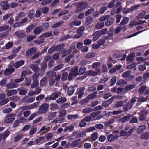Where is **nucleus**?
<instances>
[{"instance_id": "1", "label": "nucleus", "mask_w": 149, "mask_h": 149, "mask_svg": "<svg viewBox=\"0 0 149 149\" xmlns=\"http://www.w3.org/2000/svg\"><path fill=\"white\" fill-rule=\"evenodd\" d=\"M79 67L77 66L72 68L70 70V72L68 76V79L69 80H72L74 77L78 75L79 74L78 69Z\"/></svg>"}, {"instance_id": "2", "label": "nucleus", "mask_w": 149, "mask_h": 149, "mask_svg": "<svg viewBox=\"0 0 149 149\" xmlns=\"http://www.w3.org/2000/svg\"><path fill=\"white\" fill-rule=\"evenodd\" d=\"M49 105L47 103H43L39 107L38 113L41 114H44L48 111Z\"/></svg>"}, {"instance_id": "3", "label": "nucleus", "mask_w": 149, "mask_h": 149, "mask_svg": "<svg viewBox=\"0 0 149 149\" xmlns=\"http://www.w3.org/2000/svg\"><path fill=\"white\" fill-rule=\"evenodd\" d=\"M88 4L86 3H82L77 4V9L76 10V12H80L87 8Z\"/></svg>"}, {"instance_id": "4", "label": "nucleus", "mask_w": 149, "mask_h": 149, "mask_svg": "<svg viewBox=\"0 0 149 149\" xmlns=\"http://www.w3.org/2000/svg\"><path fill=\"white\" fill-rule=\"evenodd\" d=\"M35 99V97H30L28 96H25L22 99L21 102L23 103H31L34 101Z\"/></svg>"}, {"instance_id": "5", "label": "nucleus", "mask_w": 149, "mask_h": 149, "mask_svg": "<svg viewBox=\"0 0 149 149\" xmlns=\"http://www.w3.org/2000/svg\"><path fill=\"white\" fill-rule=\"evenodd\" d=\"M131 72L127 71L123 73L122 77L124 78H127L129 79H131L134 78V76L130 75Z\"/></svg>"}, {"instance_id": "6", "label": "nucleus", "mask_w": 149, "mask_h": 149, "mask_svg": "<svg viewBox=\"0 0 149 149\" xmlns=\"http://www.w3.org/2000/svg\"><path fill=\"white\" fill-rule=\"evenodd\" d=\"M97 92H94L89 95L84 100V102L86 103L89 100L93 99L97 97Z\"/></svg>"}, {"instance_id": "7", "label": "nucleus", "mask_w": 149, "mask_h": 149, "mask_svg": "<svg viewBox=\"0 0 149 149\" xmlns=\"http://www.w3.org/2000/svg\"><path fill=\"white\" fill-rule=\"evenodd\" d=\"M118 138L117 135L114 136V135L111 134L109 135L107 137V139L109 142H111L117 140Z\"/></svg>"}, {"instance_id": "8", "label": "nucleus", "mask_w": 149, "mask_h": 149, "mask_svg": "<svg viewBox=\"0 0 149 149\" xmlns=\"http://www.w3.org/2000/svg\"><path fill=\"white\" fill-rule=\"evenodd\" d=\"M6 86L7 88L10 89L17 88L18 86V84L15 83L14 81L8 84Z\"/></svg>"}, {"instance_id": "9", "label": "nucleus", "mask_w": 149, "mask_h": 149, "mask_svg": "<svg viewBox=\"0 0 149 149\" xmlns=\"http://www.w3.org/2000/svg\"><path fill=\"white\" fill-rule=\"evenodd\" d=\"M133 105L130 102H128L124 104L123 110L124 111H127L129 109L132 108Z\"/></svg>"}, {"instance_id": "10", "label": "nucleus", "mask_w": 149, "mask_h": 149, "mask_svg": "<svg viewBox=\"0 0 149 149\" xmlns=\"http://www.w3.org/2000/svg\"><path fill=\"white\" fill-rule=\"evenodd\" d=\"M146 128L145 125H143L139 126L136 130L137 132L139 134H141Z\"/></svg>"}, {"instance_id": "11", "label": "nucleus", "mask_w": 149, "mask_h": 149, "mask_svg": "<svg viewBox=\"0 0 149 149\" xmlns=\"http://www.w3.org/2000/svg\"><path fill=\"white\" fill-rule=\"evenodd\" d=\"M114 99L112 97L107 101H104L102 104V105L105 107L108 106L113 101Z\"/></svg>"}, {"instance_id": "12", "label": "nucleus", "mask_w": 149, "mask_h": 149, "mask_svg": "<svg viewBox=\"0 0 149 149\" xmlns=\"http://www.w3.org/2000/svg\"><path fill=\"white\" fill-rule=\"evenodd\" d=\"M0 6L4 10H7L9 9V7L8 4L5 1L1 2Z\"/></svg>"}, {"instance_id": "13", "label": "nucleus", "mask_w": 149, "mask_h": 149, "mask_svg": "<svg viewBox=\"0 0 149 149\" xmlns=\"http://www.w3.org/2000/svg\"><path fill=\"white\" fill-rule=\"evenodd\" d=\"M81 141L79 139H77L74 140L71 144V146L72 148L77 147L81 143Z\"/></svg>"}, {"instance_id": "14", "label": "nucleus", "mask_w": 149, "mask_h": 149, "mask_svg": "<svg viewBox=\"0 0 149 149\" xmlns=\"http://www.w3.org/2000/svg\"><path fill=\"white\" fill-rule=\"evenodd\" d=\"M17 90L19 91V94L21 95H24L27 93L28 90L26 88H18Z\"/></svg>"}, {"instance_id": "15", "label": "nucleus", "mask_w": 149, "mask_h": 149, "mask_svg": "<svg viewBox=\"0 0 149 149\" xmlns=\"http://www.w3.org/2000/svg\"><path fill=\"white\" fill-rule=\"evenodd\" d=\"M36 50L37 49L36 48H31L26 52V54L29 56H31L32 54L35 53Z\"/></svg>"}, {"instance_id": "16", "label": "nucleus", "mask_w": 149, "mask_h": 149, "mask_svg": "<svg viewBox=\"0 0 149 149\" xmlns=\"http://www.w3.org/2000/svg\"><path fill=\"white\" fill-rule=\"evenodd\" d=\"M17 93V90L15 89H13L8 91L6 95L8 97H9L16 95Z\"/></svg>"}, {"instance_id": "17", "label": "nucleus", "mask_w": 149, "mask_h": 149, "mask_svg": "<svg viewBox=\"0 0 149 149\" xmlns=\"http://www.w3.org/2000/svg\"><path fill=\"white\" fill-rule=\"evenodd\" d=\"M29 67L34 72H38L39 70V68L38 66L36 64H31L29 65Z\"/></svg>"}, {"instance_id": "18", "label": "nucleus", "mask_w": 149, "mask_h": 149, "mask_svg": "<svg viewBox=\"0 0 149 149\" xmlns=\"http://www.w3.org/2000/svg\"><path fill=\"white\" fill-rule=\"evenodd\" d=\"M60 94V93L56 92L54 93L50 96V98L51 100H55L57 98L58 96Z\"/></svg>"}, {"instance_id": "19", "label": "nucleus", "mask_w": 149, "mask_h": 149, "mask_svg": "<svg viewBox=\"0 0 149 149\" xmlns=\"http://www.w3.org/2000/svg\"><path fill=\"white\" fill-rule=\"evenodd\" d=\"M14 33L18 38H23L25 36V34L21 32V31L16 32Z\"/></svg>"}, {"instance_id": "20", "label": "nucleus", "mask_w": 149, "mask_h": 149, "mask_svg": "<svg viewBox=\"0 0 149 149\" xmlns=\"http://www.w3.org/2000/svg\"><path fill=\"white\" fill-rule=\"evenodd\" d=\"M86 75L90 76H96L98 74L97 72L91 70L86 71Z\"/></svg>"}, {"instance_id": "21", "label": "nucleus", "mask_w": 149, "mask_h": 149, "mask_svg": "<svg viewBox=\"0 0 149 149\" xmlns=\"http://www.w3.org/2000/svg\"><path fill=\"white\" fill-rule=\"evenodd\" d=\"M11 30V28L9 27L8 25H5L0 26V32L6 30H7L8 31H10Z\"/></svg>"}, {"instance_id": "22", "label": "nucleus", "mask_w": 149, "mask_h": 149, "mask_svg": "<svg viewBox=\"0 0 149 149\" xmlns=\"http://www.w3.org/2000/svg\"><path fill=\"white\" fill-rule=\"evenodd\" d=\"M15 71V69L13 68H8L6 69L4 73L6 75H8Z\"/></svg>"}, {"instance_id": "23", "label": "nucleus", "mask_w": 149, "mask_h": 149, "mask_svg": "<svg viewBox=\"0 0 149 149\" xmlns=\"http://www.w3.org/2000/svg\"><path fill=\"white\" fill-rule=\"evenodd\" d=\"M140 138L141 139H148L149 138V132H144L141 135Z\"/></svg>"}, {"instance_id": "24", "label": "nucleus", "mask_w": 149, "mask_h": 149, "mask_svg": "<svg viewBox=\"0 0 149 149\" xmlns=\"http://www.w3.org/2000/svg\"><path fill=\"white\" fill-rule=\"evenodd\" d=\"M114 22V19L113 18H109L106 22L105 24L107 26H110Z\"/></svg>"}, {"instance_id": "25", "label": "nucleus", "mask_w": 149, "mask_h": 149, "mask_svg": "<svg viewBox=\"0 0 149 149\" xmlns=\"http://www.w3.org/2000/svg\"><path fill=\"white\" fill-rule=\"evenodd\" d=\"M52 36V34L51 32L45 33L40 35L39 38H41L47 37H50Z\"/></svg>"}, {"instance_id": "26", "label": "nucleus", "mask_w": 149, "mask_h": 149, "mask_svg": "<svg viewBox=\"0 0 149 149\" xmlns=\"http://www.w3.org/2000/svg\"><path fill=\"white\" fill-rule=\"evenodd\" d=\"M26 14L25 13L22 12L19 13L18 14L17 16L15 18V20L16 21H19L22 17H25Z\"/></svg>"}, {"instance_id": "27", "label": "nucleus", "mask_w": 149, "mask_h": 149, "mask_svg": "<svg viewBox=\"0 0 149 149\" xmlns=\"http://www.w3.org/2000/svg\"><path fill=\"white\" fill-rule=\"evenodd\" d=\"M133 115L131 114H129L126 116L122 117V123H125L128 121L131 117H132Z\"/></svg>"}, {"instance_id": "28", "label": "nucleus", "mask_w": 149, "mask_h": 149, "mask_svg": "<svg viewBox=\"0 0 149 149\" xmlns=\"http://www.w3.org/2000/svg\"><path fill=\"white\" fill-rule=\"evenodd\" d=\"M135 85L134 84L128 85L125 87L124 89L126 91H129L135 88Z\"/></svg>"}, {"instance_id": "29", "label": "nucleus", "mask_w": 149, "mask_h": 149, "mask_svg": "<svg viewBox=\"0 0 149 149\" xmlns=\"http://www.w3.org/2000/svg\"><path fill=\"white\" fill-rule=\"evenodd\" d=\"M41 27H38L36 28L34 30V33L36 35L39 34L42 31Z\"/></svg>"}, {"instance_id": "30", "label": "nucleus", "mask_w": 149, "mask_h": 149, "mask_svg": "<svg viewBox=\"0 0 149 149\" xmlns=\"http://www.w3.org/2000/svg\"><path fill=\"white\" fill-rule=\"evenodd\" d=\"M100 36L101 35L98 31H96L92 35V36H93V40L94 41L97 40Z\"/></svg>"}, {"instance_id": "31", "label": "nucleus", "mask_w": 149, "mask_h": 149, "mask_svg": "<svg viewBox=\"0 0 149 149\" xmlns=\"http://www.w3.org/2000/svg\"><path fill=\"white\" fill-rule=\"evenodd\" d=\"M75 89L73 87H70L68 88L67 90V93L68 95H72L74 93Z\"/></svg>"}, {"instance_id": "32", "label": "nucleus", "mask_w": 149, "mask_h": 149, "mask_svg": "<svg viewBox=\"0 0 149 149\" xmlns=\"http://www.w3.org/2000/svg\"><path fill=\"white\" fill-rule=\"evenodd\" d=\"M93 20L92 17L88 16L86 18L85 23L86 25H88L91 24Z\"/></svg>"}, {"instance_id": "33", "label": "nucleus", "mask_w": 149, "mask_h": 149, "mask_svg": "<svg viewBox=\"0 0 149 149\" xmlns=\"http://www.w3.org/2000/svg\"><path fill=\"white\" fill-rule=\"evenodd\" d=\"M24 61L23 60H21L16 62L14 64V66L16 68H18L24 64Z\"/></svg>"}, {"instance_id": "34", "label": "nucleus", "mask_w": 149, "mask_h": 149, "mask_svg": "<svg viewBox=\"0 0 149 149\" xmlns=\"http://www.w3.org/2000/svg\"><path fill=\"white\" fill-rule=\"evenodd\" d=\"M98 133L96 132H94L91 135V139L93 141H95L98 137Z\"/></svg>"}, {"instance_id": "35", "label": "nucleus", "mask_w": 149, "mask_h": 149, "mask_svg": "<svg viewBox=\"0 0 149 149\" xmlns=\"http://www.w3.org/2000/svg\"><path fill=\"white\" fill-rule=\"evenodd\" d=\"M10 132L9 131H6L3 134L0 135L2 139H6L10 134Z\"/></svg>"}, {"instance_id": "36", "label": "nucleus", "mask_w": 149, "mask_h": 149, "mask_svg": "<svg viewBox=\"0 0 149 149\" xmlns=\"http://www.w3.org/2000/svg\"><path fill=\"white\" fill-rule=\"evenodd\" d=\"M56 74V73L53 71H49L46 73L47 75L49 77H54Z\"/></svg>"}, {"instance_id": "37", "label": "nucleus", "mask_w": 149, "mask_h": 149, "mask_svg": "<svg viewBox=\"0 0 149 149\" xmlns=\"http://www.w3.org/2000/svg\"><path fill=\"white\" fill-rule=\"evenodd\" d=\"M64 22L63 21H61L58 22L55 24H54L52 26L53 28H55L61 26L63 24Z\"/></svg>"}, {"instance_id": "38", "label": "nucleus", "mask_w": 149, "mask_h": 149, "mask_svg": "<svg viewBox=\"0 0 149 149\" xmlns=\"http://www.w3.org/2000/svg\"><path fill=\"white\" fill-rule=\"evenodd\" d=\"M55 48V51H58L61 49H62L65 46V45L62 44L61 45H54Z\"/></svg>"}, {"instance_id": "39", "label": "nucleus", "mask_w": 149, "mask_h": 149, "mask_svg": "<svg viewBox=\"0 0 149 149\" xmlns=\"http://www.w3.org/2000/svg\"><path fill=\"white\" fill-rule=\"evenodd\" d=\"M78 116V115L77 114L75 115H69L67 116V118L68 120H72L77 118Z\"/></svg>"}, {"instance_id": "40", "label": "nucleus", "mask_w": 149, "mask_h": 149, "mask_svg": "<svg viewBox=\"0 0 149 149\" xmlns=\"http://www.w3.org/2000/svg\"><path fill=\"white\" fill-rule=\"evenodd\" d=\"M147 87L145 85H143L139 88L138 90L139 92L141 94H143L146 90Z\"/></svg>"}, {"instance_id": "41", "label": "nucleus", "mask_w": 149, "mask_h": 149, "mask_svg": "<svg viewBox=\"0 0 149 149\" xmlns=\"http://www.w3.org/2000/svg\"><path fill=\"white\" fill-rule=\"evenodd\" d=\"M129 20V18L128 17H125L122 20L119 25H123L125 24L128 22Z\"/></svg>"}, {"instance_id": "42", "label": "nucleus", "mask_w": 149, "mask_h": 149, "mask_svg": "<svg viewBox=\"0 0 149 149\" xmlns=\"http://www.w3.org/2000/svg\"><path fill=\"white\" fill-rule=\"evenodd\" d=\"M47 78L44 77L40 81V85L41 86H45L46 84Z\"/></svg>"}, {"instance_id": "43", "label": "nucleus", "mask_w": 149, "mask_h": 149, "mask_svg": "<svg viewBox=\"0 0 149 149\" xmlns=\"http://www.w3.org/2000/svg\"><path fill=\"white\" fill-rule=\"evenodd\" d=\"M39 74L37 72L34 73L32 75V78L33 81H38Z\"/></svg>"}, {"instance_id": "44", "label": "nucleus", "mask_w": 149, "mask_h": 149, "mask_svg": "<svg viewBox=\"0 0 149 149\" xmlns=\"http://www.w3.org/2000/svg\"><path fill=\"white\" fill-rule=\"evenodd\" d=\"M148 97H146L144 98L142 96H140L138 98V102L142 103L145 102H146L147 100Z\"/></svg>"}, {"instance_id": "45", "label": "nucleus", "mask_w": 149, "mask_h": 149, "mask_svg": "<svg viewBox=\"0 0 149 149\" xmlns=\"http://www.w3.org/2000/svg\"><path fill=\"white\" fill-rule=\"evenodd\" d=\"M94 12V9L92 8L88 9L85 13V15L86 16H87L89 15L92 14Z\"/></svg>"}, {"instance_id": "46", "label": "nucleus", "mask_w": 149, "mask_h": 149, "mask_svg": "<svg viewBox=\"0 0 149 149\" xmlns=\"http://www.w3.org/2000/svg\"><path fill=\"white\" fill-rule=\"evenodd\" d=\"M127 84V82L125 80H120L118 81L116 83V84L118 85H125Z\"/></svg>"}, {"instance_id": "47", "label": "nucleus", "mask_w": 149, "mask_h": 149, "mask_svg": "<svg viewBox=\"0 0 149 149\" xmlns=\"http://www.w3.org/2000/svg\"><path fill=\"white\" fill-rule=\"evenodd\" d=\"M15 120L14 118H6L4 122L6 123H9L13 122Z\"/></svg>"}, {"instance_id": "48", "label": "nucleus", "mask_w": 149, "mask_h": 149, "mask_svg": "<svg viewBox=\"0 0 149 149\" xmlns=\"http://www.w3.org/2000/svg\"><path fill=\"white\" fill-rule=\"evenodd\" d=\"M66 99L65 97H62L58 98L56 100V102L57 103H63L66 102Z\"/></svg>"}, {"instance_id": "49", "label": "nucleus", "mask_w": 149, "mask_h": 149, "mask_svg": "<svg viewBox=\"0 0 149 149\" xmlns=\"http://www.w3.org/2000/svg\"><path fill=\"white\" fill-rule=\"evenodd\" d=\"M93 111V110L91 108H85L82 110V112L84 113H87Z\"/></svg>"}, {"instance_id": "50", "label": "nucleus", "mask_w": 149, "mask_h": 149, "mask_svg": "<svg viewBox=\"0 0 149 149\" xmlns=\"http://www.w3.org/2000/svg\"><path fill=\"white\" fill-rule=\"evenodd\" d=\"M23 134L22 133L16 135L14 139L15 142H17L21 138Z\"/></svg>"}, {"instance_id": "51", "label": "nucleus", "mask_w": 149, "mask_h": 149, "mask_svg": "<svg viewBox=\"0 0 149 149\" xmlns=\"http://www.w3.org/2000/svg\"><path fill=\"white\" fill-rule=\"evenodd\" d=\"M64 65L63 64H60L57 66L54 67L53 68V70L54 71L58 70L62 68L63 66Z\"/></svg>"}, {"instance_id": "52", "label": "nucleus", "mask_w": 149, "mask_h": 149, "mask_svg": "<svg viewBox=\"0 0 149 149\" xmlns=\"http://www.w3.org/2000/svg\"><path fill=\"white\" fill-rule=\"evenodd\" d=\"M140 6L139 4L134 5L132 6L130 9V10L131 11H133L138 9Z\"/></svg>"}, {"instance_id": "53", "label": "nucleus", "mask_w": 149, "mask_h": 149, "mask_svg": "<svg viewBox=\"0 0 149 149\" xmlns=\"http://www.w3.org/2000/svg\"><path fill=\"white\" fill-rule=\"evenodd\" d=\"M9 101V99L8 98L4 99L0 102V105H4L7 103Z\"/></svg>"}, {"instance_id": "54", "label": "nucleus", "mask_w": 149, "mask_h": 149, "mask_svg": "<svg viewBox=\"0 0 149 149\" xmlns=\"http://www.w3.org/2000/svg\"><path fill=\"white\" fill-rule=\"evenodd\" d=\"M43 119L42 117L40 116L39 117L36 118L35 120H33V124H36L38 122H39L41 121Z\"/></svg>"}, {"instance_id": "55", "label": "nucleus", "mask_w": 149, "mask_h": 149, "mask_svg": "<svg viewBox=\"0 0 149 149\" xmlns=\"http://www.w3.org/2000/svg\"><path fill=\"white\" fill-rule=\"evenodd\" d=\"M37 131V128L36 127H33L30 130L29 134L30 136L33 135L34 133L36 132Z\"/></svg>"}, {"instance_id": "56", "label": "nucleus", "mask_w": 149, "mask_h": 149, "mask_svg": "<svg viewBox=\"0 0 149 149\" xmlns=\"http://www.w3.org/2000/svg\"><path fill=\"white\" fill-rule=\"evenodd\" d=\"M74 56V54H73L67 56L65 58V61L66 62L69 61L71 59L73 58Z\"/></svg>"}, {"instance_id": "57", "label": "nucleus", "mask_w": 149, "mask_h": 149, "mask_svg": "<svg viewBox=\"0 0 149 149\" xmlns=\"http://www.w3.org/2000/svg\"><path fill=\"white\" fill-rule=\"evenodd\" d=\"M35 26V25L34 24H32L30 26H29L27 28L26 31L27 32H29L32 30L34 28Z\"/></svg>"}, {"instance_id": "58", "label": "nucleus", "mask_w": 149, "mask_h": 149, "mask_svg": "<svg viewBox=\"0 0 149 149\" xmlns=\"http://www.w3.org/2000/svg\"><path fill=\"white\" fill-rule=\"evenodd\" d=\"M136 59L137 61L139 62V63H138V64L140 63V62H143L145 61L146 60V58L142 57H137Z\"/></svg>"}, {"instance_id": "59", "label": "nucleus", "mask_w": 149, "mask_h": 149, "mask_svg": "<svg viewBox=\"0 0 149 149\" xmlns=\"http://www.w3.org/2000/svg\"><path fill=\"white\" fill-rule=\"evenodd\" d=\"M110 16V15H108L103 16L102 17L100 18L99 19V20L101 22L104 21L109 18Z\"/></svg>"}, {"instance_id": "60", "label": "nucleus", "mask_w": 149, "mask_h": 149, "mask_svg": "<svg viewBox=\"0 0 149 149\" xmlns=\"http://www.w3.org/2000/svg\"><path fill=\"white\" fill-rule=\"evenodd\" d=\"M59 116L60 117H62L65 116L66 113V111L65 110L63 109H61L59 112Z\"/></svg>"}, {"instance_id": "61", "label": "nucleus", "mask_w": 149, "mask_h": 149, "mask_svg": "<svg viewBox=\"0 0 149 149\" xmlns=\"http://www.w3.org/2000/svg\"><path fill=\"white\" fill-rule=\"evenodd\" d=\"M104 25V23H98L96 26V28L97 29H100L103 28Z\"/></svg>"}, {"instance_id": "62", "label": "nucleus", "mask_w": 149, "mask_h": 149, "mask_svg": "<svg viewBox=\"0 0 149 149\" xmlns=\"http://www.w3.org/2000/svg\"><path fill=\"white\" fill-rule=\"evenodd\" d=\"M86 70V68L85 67H81L79 69V74L80 75L83 74Z\"/></svg>"}, {"instance_id": "63", "label": "nucleus", "mask_w": 149, "mask_h": 149, "mask_svg": "<svg viewBox=\"0 0 149 149\" xmlns=\"http://www.w3.org/2000/svg\"><path fill=\"white\" fill-rule=\"evenodd\" d=\"M123 105V101H120L117 102L115 105L114 107L118 108L122 106Z\"/></svg>"}, {"instance_id": "64", "label": "nucleus", "mask_w": 149, "mask_h": 149, "mask_svg": "<svg viewBox=\"0 0 149 149\" xmlns=\"http://www.w3.org/2000/svg\"><path fill=\"white\" fill-rule=\"evenodd\" d=\"M101 65V63L100 62H95L93 63L92 67L94 68H97L99 67Z\"/></svg>"}]
</instances>
